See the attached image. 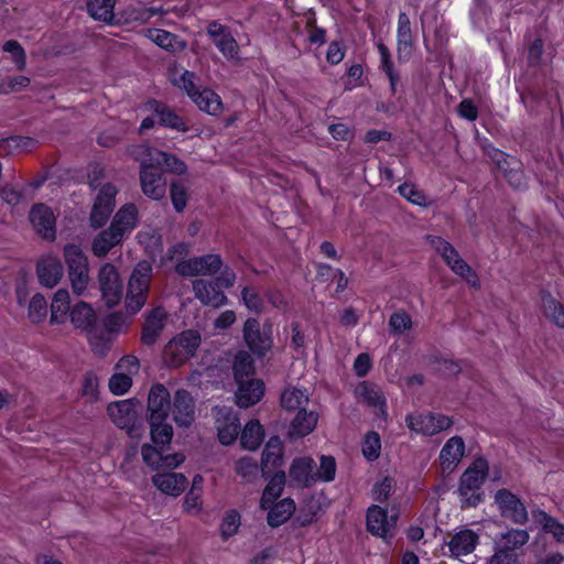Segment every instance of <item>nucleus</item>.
<instances>
[{
    "label": "nucleus",
    "instance_id": "nucleus-1",
    "mask_svg": "<svg viewBox=\"0 0 564 564\" xmlns=\"http://www.w3.org/2000/svg\"><path fill=\"white\" fill-rule=\"evenodd\" d=\"M186 171V164L177 158L155 148L143 147V194L150 198L160 199L165 196L166 181L163 172L182 175Z\"/></svg>",
    "mask_w": 564,
    "mask_h": 564
},
{
    "label": "nucleus",
    "instance_id": "nucleus-2",
    "mask_svg": "<svg viewBox=\"0 0 564 564\" xmlns=\"http://www.w3.org/2000/svg\"><path fill=\"white\" fill-rule=\"evenodd\" d=\"M170 409L169 390L160 383L153 386L148 397V412L151 438L156 445H167L172 440L173 429L167 422Z\"/></svg>",
    "mask_w": 564,
    "mask_h": 564
},
{
    "label": "nucleus",
    "instance_id": "nucleus-3",
    "mask_svg": "<svg viewBox=\"0 0 564 564\" xmlns=\"http://www.w3.org/2000/svg\"><path fill=\"white\" fill-rule=\"evenodd\" d=\"M488 462L479 457L463 473L458 486V494L463 507H476L480 503L484 497L481 486L488 475Z\"/></svg>",
    "mask_w": 564,
    "mask_h": 564
},
{
    "label": "nucleus",
    "instance_id": "nucleus-4",
    "mask_svg": "<svg viewBox=\"0 0 564 564\" xmlns=\"http://www.w3.org/2000/svg\"><path fill=\"white\" fill-rule=\"evenodd\" d=\"M107 414L111 422L130 437L139 438L141 430V401L137 397L108 404Z\"/></svg>",
    "mask_w": 564,
    "mask_h": 564
},
{
    "label": "nucleus",
    "instance_id": "nucleus-5",
    "mask_svg": "<svg viewBox=\"0 0 564 564\" xmlns=\"http://www.w3.org/2000/svg\"><path fill=\"white\" fill-rule=\"evenodd\" d=\"M432 248L442 257L453 273L464 279L471 288L478 289L480 282L477 273L459 256L458 251L447 240L438 236H426Z\"/></svg>",
    "mask_w": 564,
    "mask_h": 564
},
{
    "label": "nucleus",
    "instance_id": "nucleus-6",
    "mask_svg": "<svg viewBox=\"0 0 564 564\" xmlns=\"http://www.w3.org/2000/svg\"><path fill=\"white\" fill-rule=\"evenodd\" d=\"M202 344L196 329H186L172 338L164 348V359L171 367H180L191 359Z\"/></svg>",
    "mask_w": 564,
    "mask_h": 564
},
{
    "label": "nucleus",
    "instance_id": "nucleus-7",
    "mask_svg": "<svg viewBox=\"0 0 564 564\" xmlns=\"http://www.w3.org/2000/svg\"><path fill=\"white\" fill-rule=\"evenodd\" d=\"M64 259L73 292L76 295H83L89 284V267L86 254L79 246L68 243L64 247Z\"/></svg>",
    "mask_w": 564,
    "mask_h": 564
},
{
    "label": "nucleus",
    "instance_id": "nucleus-8",
    "mask_svg": "<svg viewBox=\"0 0 564 564\" xmlns=\"http://www.w3.org/2000/svg\"><path fill=\"white\" fill-rule=\"evenodd\" d=\"M221 268L223 260L217 253L192 257L175 264V271L182 276H213Z\"/></svg>",
    "mask_w": 564,
    "mask_h": 564
},
{
    "label": "nucleus",
    "instance_id": "nucleus-9",
    "mask_svg": "<svg viewBox=\"0 0 564 564\" xmlns=\"http://www.w3.org/2000/svg\"><path fill=\"white\" fill-rule=\"evenodd\" d=\"M97 282L105 304L109 307L118 305L122 299L123 283L116 267L111 263L101 265Z\"/></svg>",
    "mask_w": 564,
    "mask_h": 564
},
{
    "label": "nucleus",
    "instance_id": "nucleus-10",
    "mask_svg": "<svg viewBox=\"0 0 564 564\" xmlns=\"http://www.w3.org/2000/svg\"><path fill=\"white\" fill-rule=\"evenodd\" d=\"M143 112L151 113L143 118V129L153 128L156 122L177 131H186L187 127L183 119L177 116L172 109L156 100H148L143 104Z\"/></svg>",
    "mask_w": 564,
    "mask_h": 564
},
{
    "label": "nucleus",
    "instance_id": "nucleus-11",
    "mask_svg": "<svg viewBox=\"0 0 564 564\" xmlns=\"http://www.w3.org/2000/svg\"><path fill=\"white\" fill-rule=\"evenodd\" d=\"M243 338L253 354L264 356L272 347L271 326L261 330L256 318H248L243 326Z\"/></svg>",
    "mask_w": 564,
    "mask_h": 564
},
{
    "label": "nucleus",
    "instance_id": "nucleus-12",
    "mask_svg": "<svg viewBox=\"0 0 564 564\" xmlns=\"http://www.w3.org/2000/svg\"><path fill=\"white\" fill-rule=\"evenodd\" d=\"M410 430L425 435H435L452 426L453 421L443 414L421 413L411 414L406 417Z\"/></svg>",
    "mask_w": 564,
    "mask_h": 564
},
{
    "label": "nucleus",
    "instance_id": "nucleus-13",
    "mask_svg": "<svg viewBox=\"0 0 564 564\" xmlns=\"http://www.w3.org/2000/svg\"><path fill=\"white\" fill-rule=\"evenodd\" d=\"M192 290L203 306L219 308L228 303L227 295L215 280L196 279L192 282Z\"/></svg>",
    "mask_w": 564,
    "mask_h": 564
},
{
    "label": "nucleus",
    "instance_id": "nucleus-14",
    "mask_svg": "<svg viewBox=\"0 0 564 564\" xmlns=\"http://www.w3.org/2000/svg\"><path fill=\"white\" fill-rule=\"evenodd\" d=\"M397 519L395 512L388 514L386 509L371 506L367 512V529L371 534L387 540L393 536Z\"/></svg>",
    "mask_w": 564,
    "mask_h": 564
},
{
    "label": "nucleus",
    "instance_id": "nucleus-15",
    "mask_svg": "<svg viewBox=\"0 0 564 564\" xmlns=\"http://www.w3.org/2000/svg\"><path fill=\"white\" fill-rule=\"evenodd\" d=\"M495 502L501 514L517 524H524L529 514L523 502L511 491L500 489L495 495Z\"/></svg>",
    "mask_w": 564,
    "mask_h": 564
},
{
    "label": "nucleus",
    "instance_id": "nucleus-16",
    "mask_svg": "<svg viewBox=\"0 0 564 564\" xmlns=\"http://www.w3.org/2000/svg\"><path fill=\"white\" fill-rule=\"evenodd\" d=\"M116 194L117 189L111 184H105L100 188L89 218L91 227L100 228L107 223L115 207Z\"/></svg>",
    "mask_w": 564,
    "mask_h": 564
},
{
    "label": "nucleus",
    "instance_id": "nucleus-17",
    "mask_svg": "<svg viewBox=\"0 0 564 564\" xmlns=\"http://www.w3.org/2000/svg\"><path fill=\"white\" fill-rule=\"evenodd\" d=\"M465 451V442L460 436L448 438L438 455L442 474H452L462 462Z\"/></svg>",
    "mask_w": 564,
    "mask_h": 564
},
{
    "label": "nucleus",
    "instance_id": "nucleus-18",
    "mask_svg": "<svg viewBox=\"0 0 564 564\" xmlns=\"http://www.w3.org/2000/svg\"><path fill=\"white\" fill-rule=\"evenodd\" d=\"M216 427L218 431V438L223 445L232 444L239 433V419L228 408L215 409Z\"/></svg>",
    "mask_w": 564,
    "mask_h": 564
},
{
    "label": "nucleus",
    "instance_id": "nucleus-19",
    "mask_svg": "<svg viewBox=\"0 0 564 564\" xmlns=\"http://www.w3.org/2000/svg\"><path fill=\"white\" fill-rule=\"evenodd\" d=\"M207 34L227 59L239 58V45L231 33L223 24L216 21L209 23Z\"/></svg>",
    "mask_w": 564,
    "mask_h": 564
},
{
    "label": "nucleus",
    "instance_id": "nucleus-20",
    "mask_svg": "<svg viewBox=\"0 0 564 564\" xmlns=\"http://www.w3.org/2000/svg\"><path fill=\"white\" fill-rule=\"evenodd\" d=\"M156 447L143 445V462L156 469H175L185 460L182 453L163 454L162 449L165 445H156Z\"/></svg>",
    "mask_w": 564,
    "mask_h": 564
},
{
    "label": "nucleus",
    "instance_id": "nucleus-21",
    "mask_svg": "<svg viewBox=\"0 0 564 564\" xmlns=\"http://www.w3.org/2000/svg\"><path fill=\"white\" fill-rule=\"evenodd\" d=\"M479 541L478 534L470 529H459L449 539L447 546L449 556L460 560L471 554Z\"/></svg>",
    "mask_w": 564,
    "mask_h": 564
},
{
    "label": "nucleus",
    "instance_id": "nucleus-22",
    "mask_svg": "<svg viewBox=\"0 0 564 564\" xmlns=\"http://www.w3.org/2000/svg\"><path fill=\"white\" fill-rule=\"evenodd\" d=\"M414 48V39L411 29L410 18L405 12H400L397 28V55L399 62L403 63L411 58Z\"/></svg>",
    "mask_w": 564,
    "mask_h": 564
},
{
    "label": "nucleus",
    "instance_id": "nucleus-23",
    "mask_svg": "<svg viewBox=\"0 0 564 564\" xmlns=\"http://www.w3.org/2000/svg\"><path fill=\"white\" fill-rule=\"evenodd\" d=\"M30 221L43 238L51 240L55 238V216L48 206L44 204L34 205L30 212Z\"/></svg>",
    "mask_w": 564,
    "mask_h": 564
},
{
    "label": "nucleus",
    "instance_id": "nucleus-24",
    "mask_svg": "<svg viewBox=\"0 0 564 564\" xmlns=\"http://www.w3.org/2000/svg\"><path fill=\"white\" fill-rule=\"evenodd\" d=\"M283 446L278 436L271 437L262 452L261 471L264 477L282 470Z\"/></svg>",
    "mask_w": 564,
    "mask_h": 564
},
{
    "label": "nucleus",
    "instance_id": "nucleus-25",
    "mask_svg": "<svg viewBox=\"0 0 564 564\" xmlns=\"http://www.w3.org/2000/svg\"><path fill=\"white\" fill-rule=\"evenodd\" d=\"M173 419L178 426L187 427L195 420V403L192 395L185 390L175 393L173 402Z\"/></svg>",
    "mask_w": 564,
    "mask_h": 564
},
{
    "label": "nucleus",
    "instance_id": "nucleus-26",
    "mask_svg": "<svg viewBox=\"0 0 564 564\" xmlns=\"http://www.w3.org/2000/svg\"><path fill=\"white\" fill-rule=\"evenodd\" d=\"M64 274L63 265L57 257L46 256L37 263V276L42 285L54 288Z\"/></svg>",
    "mask_w": 564,
    "mask_h": 564
},
{
    "label": "nucleus",
    "instance_id": "nucleus-27",
    "mask_svg": "<svg viewBox=\"0 0 564 564\" xmlns=\"http://www.w3.org/2000/svg\"><path fill=\"white\" fill-rule=\"evenodd\" d=\"M237 404L240 408H249L258 403L264 394V383L260 379H250L237 382Z\"/></svg>",
    "mask_w": 564,
    "mask_h": 564
},
{
    "label": "nucleus",
    "instance_id": "nucleus-28",
    "mask_svg": "<svg viewBox=\"0 0 564 564\" xmlns=\"http://www.w3.org/2000/svg\"><path fill=\"white\" fill-rule=\"evenodd\" d=\"M152 482L163 494L176 497L185 490L187 478L181 473H158Z\"/></svg>",
    "mask_w": 564,
    "mask_h": 564
},
{
    "label": "nucleus",
    "instance_id": "nucleus-29",
    "mask_svg": "<svg viewBox=\"0 0 564 564\" xmlns=\"http://www.w3.org/2000/svg\"><path fill=\"white\" fill-rule=\"evenodd\" d=\"M315 463L311 457H300L290 467V478L297 486H310L316 482Z\"/></svg>",
    "mask_w": 564,
    "mask_h": 564
},
{
    "label": "nucleus",
    "instance_id": "nucleus-30",
    "mask_svg": "<svg viewBox=\"0 0 564 564\" xmlns=\"http://www.w3.org/2000/svg\"><path fill=\"white\" fill-rule=\"evenodd\" d=\"M355 394L361 402L386 415V399L376 384L361 382L356 387Z\"/></svg>",
    "mask_w": 564,
    "mask_h": 564
},
{
    "label": "nucleus",
    "instance_id": "nucleus-31",
    "mask_svg": "<svg viewBox=\"0 0 564 564\" xmlns=\"http://www.w3.org/2000/svg\"><path fill=\"white\" fill-rule=\"evenodd\" d=\"M166 312L156 307L152 310L143 322V344H153L165 326Z\"/></svg>",
    "mask_w": 564,
    "mask_h": 564
},
{
    "label": "nucleus",
    "instance_id": "nucleus-32",
    "mask_svg": "<svg viewBox=\"0 0 564 564\" xmlns=\"http://www.w3.org/2000/svg\"><path fill=\"white\" fill-rule=\"evenodd\" d=\"M145 36L161 48L171 53L183 52L187 46L184 40L165 30L150 29Z\"/></svg>",
    "mask_w": 564,
    "mask_h": 564
},
{
    "label": "nucleus",
    "instance_id": "nucleus-33",
    "mask_svg": "<svg viewBox=\"0 0 564 564\" xmlns=\"http://www.w3.org/2000/svg\"><path fill=\"white\" fill-rule=\"evenodd\" d=\"M318 421L314 411H306V408L299 411L291 422L289 434L292 437H303L313 432Z\"/></svg>",
    "mask_w": 564,
    "mask_h": 564
},
{
    "label": "nucleus",
    "instance_id": "nucleus-34",
    "mask_svg": "<svg viewBox=\"0 0 564 564\" xmlns=\"http://www.w3.org/2000/svg\"><path fill=\"white\" fill-rule=\"evenodd\" d=\"M123 236L120 231L116 230V228L111 225L108 230L101 231L93 242L91 250L95 256L104 257L106 256L111 248L117 246Z\"/></svg>",
    "mask_w": 564,
    "mask_h": 564
},
{
    "label": "nucleus",
    "instance_id": "nucleus-35",
    "mask_svg": "<svg viewBox=\"0 0 564 564\" xmlns=\"http://www.w3.org/2000/svg\"><path fill=\"white\" fill-rule=\"evenodd\" d=\"M532 517L534 521L542 527L545 533L551 534L556 542L564 543L563 523L540 509L532 511Z\"/></svg>",
    "mask_w": 564,
    "mask_h": 564
},
{
    "label": "nucleus",
    "instance_id": "nucleus-36",
    "mask_svg": "<svg viewBox=\"0 0 564 564\" xmlns=\"http://www.w3.org/2000/svg\"><path fill=\"white\" fill-rule=\"evenodd\" d=\"M310 402V397L306 390L297 388H286L281 395V405L289 412L301 411Z\"/></svg>",
    "mask_w": 564,
    "mask_h": 564
},
{
    "label": "nucleus",
    "instance_id": "nucleus-37",
    "mask_svg": "<svg viewBox=\"0 0 564 564\" xmlns=\"http://www.w3.org/2000/svg\"><path fill=\"white\" fill-rule=\"evenodd\" d=\"M192 101L199 108V110L213 116L220 113L223 109L220 97L208 88L199 90Z\"/></svg>",
    "mask_w": 564,
    "mask_h": 564
},
{
    "label": "nucleus",
    "instance_id": "nucleus-38",
    "mask_svg": "<svg viewBox=\"0 0 564 564\" xmlns=\"http://www.w3.org/2000/svg\"><path fill=\"white\" fill-rule=\"evenodd\" d=\"M137 220L138 209L134 205L129 204L119 209L115 215L111 225L124 237L126 234L130 232L134 228Z\"/></svg>",
    "mask_w": 564,
    "mask_h": 564
},
{
    "label": "nucleus",
    "instance_id": "nucleus-39",
    "mask_svg": "<svg viewBox=\"0 0 564 564\" xmlns=\"http://www.w3.org/2000/svg\"><path fill=\"white\" fill-rule=\"evenodd\" d=\"M295 510V505L292 499H282L278 503H275L272 508H270L268 512V523L270 527L276 528L283 524L286 520L291 518Z\"/></svg>",
    "mask_w": 564,
    "mask_h": 564
},
{
    "label": "nucleus",
    "instance_id": "nucleus-40",
    "mask_svg": "<svg viewBox=\"0 0 564 564\" xmlns=\"http://www.w3.org/2000/svg\"><path fill=\"white\" fill-rule=\"evenodd\" d=\"M263 429L259 421H249L241 433V445L248 451L257 449L263 441Z\"/></svg>",
    "mask_w": 564,
    "mask_h": 564
},
{
    "label": "nucleus",
    "instance_id": "nucleus-41",
    "mask_svg": "<svg viewBox=\"0 0 564 564\" xmlns=\"http://www.w3.org/2000/svg\"><path fill=\"white\" fill-rule=\"evenodd\" d=\"M35 141L29 137L14 135L0 140V155H13L34 148Z\"/></svg>",
    "mask_w": 564,
    "mask_h": 564
},
{
    "label": "nucleus",
    "instance_id": "nucleus-42",
    "mask_svg": "<svg viewBox=\"0 0 564 564\" xmlns=\"http://www.w3.org/2000/svg\"><path fill=\"white\" fill-rule=\"evenodd\" d=\"M271 475L272 477L265 486L261 498V507L263 509L270 508V505L280 497L285 484L284 471H279Z\"/></svg>",
    "mask_w": 564,
    "mask_h": 564
},
{
    "label": "nucleus",
    "instance_id": "nucleus-43",
    "mask_svg": "<svg viewBox=\"0 0 564 564\" xmlns=\"http://www.w3.org/2000/svg\"><path fill=\"white\" fill-rule=\"evenodd\" d=\"M70 297L65 289L55 292L51 303V322L62 323L69 312Z\"/></svg>",
    "mask_w": 564,
    "mask_h": 564
},
{
    "label": "nucleus",
    "instance_id": "nucleus-44",
    "mask_svg": "<svg viewBox=\"0 0 564 564\" xmlns=\"http://www.w3.org/2000/svg\"><path fill=\"white\" fill-rule=\"evenodd\" d=\"M127 311L137 314L141 310V274L135 269L131 274L126 299Z\"/></svg>",
    "mask_w": 564,
    "mask_h": 564
},
{
    "label": "nucleus",
    "instance_id": "nucleus-45",
    "mask_svg": "<svg viewBox=\"0 0 564 564\" xmlns=\"http://www.w3.org/2000/svg\"><path fill=\"white\" fill-rule=\"evenodd\" d=\"M196 74L191 70L184 69L180 74L176 70L171 73L172 84L184 91L191 99L199 91V88L196 86Z\"/></svg>",
    "mask_w": 564,
    "mask_h": 564
},
{
    "label": "nucleus",
    "instance_id": "nucleus-46",
    "mask_svg": "<svg viewBox=\"0 0 564 564\" xmlns=\"http://www.w3.org/2000/svg\"><path fill=\"white\" fill-rule=\"evenodd\" d=\"M115 0H88L87 10L95 20L111 23L113 20Z\"/></svg>",
    "mask_w": 564,
    "mask_h": 564
},
{
    "label": "nucleus",
    "instance_id": "nucleus-47",
    "mask_svg": "<svg viewBox=\"0 0 564 564\" xmlns=\"http://www.w3.org/2000/svg\"><path fill=\"white\" fill-rule=\"evenodd\" d=\"M72 323L79 328H88L96 321L93 307L86 302H78L70 310Z\"/></svg>",
    "mask_w": 564,
    "mask_h": 564
},
{
    "label": "nucleus",
    "instance_id": "nucleus-48",
    "mask_svg": "<svg viewBox=\"0 0 564 564\" xmlns=\"http://www.w3.org/2000/svg\"><path fill=\"white\" fill-rule=\"evenodd\" d=\"M254 367L253 360L246 351H239L234 362V375L237 382L252 379Z\"/></svg>",
    "mask_w": 564,
    "mask_h": 564
},
{
    "label": "nucleus",
    "instance_id": "nucleus-49",
    "mask_svg": "<svg viewBox=\"0 0 564 564\" xmlns=\"http://www.w3.org/2000/svg\"><path fill=\"white\" fill-rule=\"evenodd\" d=\"M241 525V516L237 510H228L220 523V535L223 540H228L238 533Z\"/></svg>",
    "mask_w": 564,
    "mask_h": 564
},
{
    "label": "nucleus",
    "instance_id": "nucleus-50",
    "mask_svg": "<svg viewBox=\"0 0 564 564\" xmlns=\"http://www.w3.org/2000/svg\"><path fill=\"white\" fill-rule=\"evenodd\" d=\"M89 344L96 355L105 356L111 347L112 336L106 332L91 329L89 332Z\"/></svg>",
    "mask_w": 564,
    "mask_h": 564
},
{
    "label": "nucleus",
    "instance_id": "nucleus-51",
    "mask_svg": "<svg viewBox=\"0 0 564 564\" xmlns=\"http://www.w3.org/2000/svg\"><path fill=\"white\" fill-rule=\"evenodd\" d=\"M503 549L513 552L529 541V533L525 530L512 529L501 536Z\"/></svg>",
    "mask_w": 564,
    "mask_h": 564
},
{
    "label": "nucleus",
    "instance_id": "nucleus-52",
    "mask_svg": "<svg viewBox=\"0 0 564 564\" xmlns=\"http://www.w3.org/2000/svg\"><path fill=\"white\" fill-rule=\"evenodd\" d=\"M543 310L545 316L556 326L564 327V307L552 297L543 300Z\"/></svg>",
    "mask_w": 564,
    "mask_h": 564
},
{
    "label": "nucleus",
    "instance_id": "nucleus-53",
    "mask_svg": "<svg viewBox=\"0 0 564 564\" xmlns=\"http://www.w3.org/2000/svg\"><path fill=\"white\" fill-rule=\"evenodd\" d=\"M143 247L147 250V253L149 254V258L152 262H160L163 263V254H162V239L161 236L156 232L151 234L147 241L143 240Z\"/></svg>",
    "mask_w": 564,
    "mask_h": 564
},
{
    "label": "nucleus",
    "instance_id": "nucleus-54",
    "mask_svg": "<svg viewBox=\"0 0 564 564\" xmlns=\"http://www.w3.org/2000/svg\"><path fill=\"white\" fill-rule=\"evenodd\" d=\"M381 451L380 436L376 432H370L366 435L362 443V454L368 460H376Z\"/></svg>",
    "mask_w": 564,
    "mask_h": 564
},
{
    "label": "nucleus",
    "instance_id": "nucleus-55",
    "mask_svg": "<svg viewBox=\"0 0 564 564\" xmlns=\"http://www.w3.org/2000/svg\"><path fill=\"white\" fill-rule=\"evenodd\" d=\"M47 314L46 300L41 294H35L29 305V317L33 323L42 322Z\"/></svg>",
    "mask_w": 564,
    "mask_h": 564
},
{
    "label": "nucleus",
    "instance_id": "nucleus-56",
    "mask_svg": "<svg viewBox=\"0 0 564 564\" xmlns=\"http://www.w3.org/2000/svg\"><path fill=\"white\" fill-rule=\"evenodd\" d=\"M412 327V319L404 311L394 312L389 319L390 332L397 335L403 334Z\"/></svg>",
    "mask_w": 564,
    "mask_h": 564
},
{
    "label": "nucleus",
    "instance_id": "nucleus-57",
    "mask_svg": "<svg viewBox=\"0 0 564 564\" xmlns=\"http://www.w3.org/2000/svg\"><path fill=\"white\" fill-rule=\"evenodd\" d=\"M108 387L112 394L122 395L132 387V379L122 372L115 371L109 379Z\"/></svg>",
    "mask_w": 564,
    "mask_h": 564
},
{
    "label": "nucleus",
    "instance_id": "nucleus-58",
    "mask_svg": "<svg viewBox=\"0 0 564 564\" xmlns=\"http://www.w3.org/2000/svg\"><path fill=\"white\" fill-rule=\"evenodd\" d=\"M336 474V463L332 456H322L319 468L315 469L316 481H332Z\"/></svg>",
    "mask_w": 564,
    "mask_h": 564
},
{
    "label": "nucleus",
    "instance_id": "nucleus-59",
    "mask_svg": "<svg viewBox=\"0 0 564 564\" xmlns=\"http://www.w3.org/2000/svg\"><path fill=\"white\" fill-rule=\"evenodd\" d=\"M398 192L402 197L417 206H426L427 199L425 195L412 184L404 183L398 187Z\"/></svg>",
    "mask_w": 564,
    "mask_h": 564
},
{
    "label": "nucleus",
    "instance_id": "nucleus-60",
    "mask_svg": "<svg viewBox=\"0 0 564 564\" xmlns=\"http://www.w3.org/2000/svg\"><path fill=\"white\" fill-rule=\"evenodd\" d=\"M236 471L245 481H252L258 475V464L251 457H242L236 463Z\"/></svg>",
    "mask_w": 564,
    "mask_h": 564
},
{
    "label": "nucleus",
    "instance_id": "nucleus-61",
    "mask_svg": "<svg viewBox=\"0 0 564 564\" xmlns=\"http://www.w3.org/2000/svg\"><path fill=\"white\" fill-rule=\"evenodd\" d=\"M3 51L11 54L12 61L19 70L25 67V52L17 41H8L3 44Z\"/></svg>",
    "mask_w": 564,
    "mask_h": 564
},
{
    "label": "nucleus",
    "instance_id": "nucleus-62",
    "mask_svg": "<svg viewBox=\"0 0 564 564\" xmlns=\"http://www.w3.org/2000/svg\"><path fill=\"white\" fill-rule=\"evenodd\" d=\"M139 370L140 364L138 358L134 356L122 357L115 367L116 372H122L131 379L138 375Z\"/></svg>",
    "mask_w": 564,
    "mask_h": 564
},
{
    "label": "nucleus",
    "instance_id": "nucleus-63",
    "mask_svg": "<svg viewBox=\"0 0 564 564\" xmlns=\"http://www.w3.org/2000/svg\"><path fill=\"white\" fill-rule=\"evenodd\" d=\"M171 199L176 212H182L187 203V192L182 183H172Z\"/></svg>",
    "mask_w": 564,
    "mask_h": 564
},
{
    "label": "nucleus",
    "instance_id": "nucleus-64",
    "mask_svg": "<svg viewBox=\"0 0 564 564\" xmlns=\"http://www.w3.org/2000/svg\"><path fill=\"white\" fill-rule=\"evenodd\" d=\"M241 296L245 305L254 312H259L262 308V299L259 293L251 288H243L241 291Z\"/></svg>",
    "mask_w": 564,
    "mask_h": 564
}]
</instances>
